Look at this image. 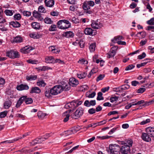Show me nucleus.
<instances>
[{
  "mask_svg": "<svg viewBox=\"0 0 154 154\" xmlns=\"http://www.w3.org/2000/svg\"><path fill=\"white\" fill-rule=\"evenodd\" d=\"M71 111V109H69L67 111H65L63 113V116H66V117L63 119V121L64 122H66L68 120L70 116L69 113Z\"/></svg>",
  "mask_w": 154,
  "mask_h": 154,
  "instance_id": "nucleus-18",
  "label": "nucleus"
},
{
  "mask_svg": "<svg viewBox=\"0 0 154 154\" xmlns=\"http://www.w3.org/2000/svg\"><path fill=\"white\" fill-rule=\"evenodd\" d=\"M23 97H25V99L24 100V101H25V103L26 104H29L32 103L33 102V100L31 98H27V96H23Z\"/></svg>",
  "mask_w": 154,
  "mask_h": 154,
  "instance_id": "nucleus-29",
  "label": "nucleus"
},
{
  "mask_svg": "<svg viewBox=\"0 0 154 154\" xmlns=\"http://www.w3.org/2000/svg\"><path fill=\"white\" fill-rule=\"evenodd\" d=\"M78 81L75 78H71L69 79V84L72 87H75L79 84Z\"/></svg>",
  "mask_w": 154,
  "mask_h": 154,
  "instance_id": "nucleus-15",
  "label": "nucleus"
},
{
  "mask_svg": "<svg viewBox=\"0 0 154 154\" xmlns=\"http://www.w3.org/2000/svg\"><path fill=\"white\" fill-rule=\"evenodd\" d=\"M37 85L40 87H44L46 85V83L43 80H41L37 82Z\"/></svg>",
  "mask_w": 154,
  "mask_h": 154,
  "instance_id": "nucleus-36",
  "label": "nucleus"
},
{
  "mask_svg": "<svg viewBox=\"0 0 154 154\" xmlns=\"http://www.w3.org/2000/svg\"><path fill=\"white\" fill-rule=\"evenodd\" d=\"M17 89L19 91L27 90L29 89V87L27 85L21 84L17 86Z\"/></svg>",
  "mask_w": 154,
  "mask_h": 154,
  "instance_id": "nucleus-17",
  "label": "nucleus"
},
{
  "mask_svg": "<svg viewBox=\"0 0 154 154\" xmlns=\"http://www.w3.org/2000/svg\"><path fill=\"white\" fill-rule=\"evenodd\" d=\"M117 49L118 47L117 46H115L112 47L109 52L107 53L108 56H107V57L109 58L113 57L115 55Z\"/></svg>",
  "mask_w": 154,
  "mask_h": 154,
  "instance_id": "nucleus-8",
  "label": "nucleus"
},
{
  "mask_svg": "<svg viewBox=\"0 0 154 154\" xmlns=\"http://www.w3.org/2000/svg\"><path fill=\"white\" fill-rule=\"evenodd\" d=\"M72 22L74 23L77 24L79 23L78 19L75 18V17L72 18Z\"/></svg>",
  "mask_w": 154,
  "mask_h": 154,
  "instance_id": "nucleus-60",
  "label": "nucleus"
},
{
  "mask_svg": "<svg viewBox=\"0 0 154 154\" xmlns=\"http://www.w3.org/2000/svg\"><path fill=\"white\" fill-rule=\"evenodd\" d=\"M45 95L46 97L48 98H50L51 97V94L50 93V91H46L45 92Z\"/></svg>",
  "mask_w": 154,
  "mask_h": 154,
  "instance_id": "nucleus-46",
  "label": "nucleus"
},
{
  "mask_svg": "<svg viewBox=\"0 0 154 154\" xmlns=\"http://www.w3.org/2000/svg\"><path fill=\"white\" fill-rule=\"evenodd\" d=\"M26 78L28 81L35 80L37 78V76L36 75H27L26 76Z\"/></svg>",
  "mask_w": 154,
  "mask_h": 154,
  "instance_id": "nucleus-26",
  "label": "nucleus"
},
{
  "mask_svg": "<svg viewBox=\"0 0 154 154\" xmlns=\"http://www.w3.org/2000/svg\"><path fill=\"white\" fill-rule=\"evenodd\" d=\"M34 48L31 46L29 45L26 46L20 49V51L23 54H27L29 53L30 52L33 50Z\"/></svg>",
  "mask_w": 154,
  "mask_h": 154,
  "instance_id": "nucleus-7",
  "label": "nucleus"
},
{
  "mask_svg": "<svg viewBox=\"0 0 154 154\" xmlns=\"http://www.w3.org/2000/svg\"><path fill=\"white\" fill-rule=\"evenodd\" d=\"M149 119H147L146 120L142 121L140 123V125H144L150 122Z\"/></svg>",
  "mask_w": 154,
  "mask_h": 154,
  "instance_id": "nucleus-51",
  "label": "nucleus"
},
{
  "mask_svg": "<svg viewBox=\"0 0 154 154\" xmlns=\"http://www.w3.org/2000/svg\"><path fill=\"white\" fill-rule=\"evenodd\" d=\"M134 104V102L130 103L125 106V108L126 109H128L131 108L132 106L135 105Z\"/></svg>",
  "mask_w": 154,
  "mask_h": 154,
  "instance_id": "nucleus-58",
  "label": "nucleus"
},
{
  "mask_svg": "<svg viewBox=\"0 0 154 154\" xmlns=\"http://www.w3.org/2000/svg\"><path fill=\"white\" fill-rule=\"evenodd\" d=\"M22 13L24 16L26 17H29L31 15V12L28 11H23Z\"/></svg>",
  "mask_w": 154,
  "mask_h": 154,
  "instance_id": "nucleus-42",
  "label": "nucleus"
},
{
  "mask_svg": "<svg viewBox=\"0 0 154 154\" xmlns=\"http://www.w3.org/2000/svg\"><path fill=\"white\" fill-rule=\"evenodd\" d=\"M147 23L149 25H154V18H152L147 21Z\"/></svg>",
  "mask_w": 154,
  "mask_h": 154,
  "instance_id": "nucleus-47",
  "label": "nucleus"
},
{
  "mask_svg": "<svg viewBox=\"0 0 154 154\" xmlns=\"http://www.w3.org/2000/svg\"><path fill=\"white\" fill-rule=\"evenodd\" d=\"M146 56V54L145 52H143L141 55L138 56V58L139 59H142L144 58Z\"/></svg>",
  "mask_w": 154,
  "mask_h": 154,
  "instance_id": "nucleus-57",
  "label": "nucleus"
},
{
  "mask_svg": "<svg viewBox=\"0 0 154 154\" xmlns=\"http://www.w3.org/2000/svg\"><path fill=\"white\" fill-rule=\"evenodd\" d=\"M69 10L72 11H75L76 10L75 6L74 5H71L69 7Z\"/></svg>",
  "mask_w": 154,
  "mask_h": 154,
  "instance_id": "nucleus-59",
  "label": "nucleus"
},
{
  "mask_svg": "<svg viewBox=\"0 0 154 154\" xmlns=\"http://www.w3.org/2000/svg\"><path fill=\"white\" fill-rule=\"evenodd\" d=\"M138 35H141V38H143L145 37V36L146 35V33L145 32H140L139 34H138Z\"/></svg>",
  "mask_w": 154,
  "mask_h": 154,
  "instance_id": "nucleus-62",
  "label": "nucleus"
},
{
  "mask_svg": "<svg viewBox=\"0 0 154 154\" xmlns=\"http://www.w3.org/2000/svg\"><path fill=\"white\" fill-rule=\"evenodd\" d=\"M109 88V87H105L104 88H102L101 90V91L103 93H105L106 91H108Z\"/></svg>",
  "mask_w": 154,
  "mask_h": 154,
  "instance_id": "nucleus-63",
  "label": "nucleus"
},
{
  "mask_svg": "<svg viewBox=\"0 0 154 154\" xmlns=\"http://www.w3.org/2000/svg\"><path fill=\"white\" fill-rule=\"evenodd\" d=\"M8 113L7 111H5L3 112H1L0 114V118H4L7 115Z\"/></svg>",
  "mask_w": 154,
  "mask_h": 154,
  "instance_id": "nucleus-44",
  "label": "nucleus"
},
{
  "mask_svg": "<svg viewBox=\"0 0 154 154\" xmlns=\"http://www.w3.org/2000/svg\"><path fill=\"white\" fill-rule=\"evenodd\" d=\"M134 67V66L132 64H131L129 65L128 66H127L125 68V70H128L130 69H131L133 68Z\"/></svg>",
  "mask_w": 154,
  "mask_h": 154,
  "instance_id": "nucleus-52",
  "label": "nucleus"
},
{
  "mask_svg": "<svg viewBox=\"0 0 154 154\" xmlns=\"http://www.w3.org/2000/svg\"><path fill=\"white\" fill-rule=\"evenodd\" d=\"M120 87L121 88L120 90L122 92L123 91H125L129 89L130 88V86L128 84H125L121 86Z\"/></svg>",
  "mask_w": 154,
  "mask_h": 154,
  "instance_id": "nucleus-33",
  "label": "nucleus"
},
{
  "mask_svg": "<svg viewBox=\"0 0 154 154\" xmlns=\"http://www.w3.org/2000/svg\"><path fill=\"white\" fill-rule=\"evenodd\" d=\"M95 110L93 108L90 109L88 110V113L90 114H93L95 113Z\"/></svg>",
  "mask_w": 154,
  "mask_h": 154,
  "instance_id": "nucleus-54",
  "label": "nucleus"
},
{
  "mask_svg": "<svg viewBox=\"0 0 154 154\" xmlns=\"http://www.w3.org/2000/svg\"><path fill=\"white\" fill-rule=\"evenodd\" d=\"M75 105H76L75 100H74L70 103H68L66 104L65 105L64 108L66 109L71 108L72 109L74 110L76 108Z\"/></svg>",
  "mask_w": 154,
  "mask_h": 154,
  "instance_id": "nucleus-10",
  "label": "nucleus"
},
{
  "mask_svg": "<svg viewBox=\"0 0 154 154\" xmlns=\"http://www.w3.org/2000/svg\"><path fill=\"white\" fill-rule=\"evenodd\" d=\"M91 26L94 29H98L102 26V24L98 21H93L91 24Z\"/></svg>",
  "mask_w": 154,
  "mask_h": 154,
  "instance_id": "nucleus-9",
  "label": "nucleus"
},
{
  "mask_svg": "<svg viewBox=\"0 0 154 154\" xmlns=\"http://www.w3.org/2000/svg\"><path fill=\"white\" fill-rule=\"evenodd\" d=\"M107 151L111 154H119L120 152V148L119 145L116 144L111 145Z\"/></svg>",
  "mask_w": 154,
  "mask_h": 154,
  "instance_id": "nucleus-3",
  "label": "nucleus"
},
{
  "mask_svg": "<svg viewBox=\"0 0 154 154\" xmlns=\"http://www.w3.org/2000/svg\"><path fill=\"white\" fill-rule=\"evenodd\" d=\"M84 105L85 106L87 107H90V102L88 100H86L84 103Z\"/></svg>",
  "mask_w": 154,
  "mask_h": 154,
  "instance_id": "nucleus-64",
  "label": "nucleus"
},
{
  "mask_svg": "<svg viewBox=\"0 0 154 154\" xmlns=\"http://www.w3.org/2000/svg\"><path fill=\"white\" fill-rule=\"evenodd\" d=\"M146 91V89L144 88H140L137 91L138 93H142Z\"/></svg>",
  "mask_w": 154,
  "mask_h": 154,
  "instance_id": "nucleus-61",
  "label": "nucleus"
},
{
  "mask_svg": "<svg viewBox=\"0 0 154 154\" xmlns=\"http://www.w3.org/2000/svg\"><path fill=\"white\" fill-rule=\"evenodd\" d=\"M83 111L82 108L81 107L78 108L74 113L71 115V117L74 119H79L83 114Z\"/></svg>",
  "mask_w": 154,
  "mask_h": 154,
  "instance_id": "nucleus-5",
  "label": "nucleus"
},
{
  "mask_svg": "<svg viewBox=\"0 0 154 154\" xmlns=\"http://www.w3.org/2000/svg\"><path fill=\"white\" fill-rule=\"evenodd\" d=\"M133 143L131 139L127 140L120 148V152L122 154H127L130 151V147L132 146Z\"/></svg>",
  "mask_w": 154,
  "mask_h": 154,
  "instance_id": "nucleus-1",
  "label": "nucleus"
},
{
  "mask_svg": "<svg viewBox=\"0 0 154 154\" xmlns=\"http://www.w3.org/2000/svg\"><path fill=\"white\" fill-rule=\"evenodd\" d=\"M41 92V90L40 88L37 87H32L30 91V93H38L39 94Z\"/></svg>",
  "mask_w": 154,
  "mask_h": 154,
  "instance_id": "nucleus-20",
  "label": "nucleus"
},
{
  "mask_svg": "<svg viewBox=\"0 0 154 154\" xmlns=\"http://www.w3.org/2000/svg\"><path fill=\"white\" fill-rule=\"evenodd\" d=\"M63 88L61 85L54 86L50 89V93L52 95H57L63 91Z\"/></svg>",
  "mask_w": 154,
  "mask_h": 154,
  "instance_id": "nucleus-4",
  "label": "nucleus"
},
{
  "mask_svg": "<svg viewBox=\"0 0 154 154\" xmlns=\"http://www.w3.org/2000/svg\"><path fill=\"white\" fill-rule=\"evenodd\" d=\"M119 97L116 96L112 97L110 98V100L112 103L114 102L115 101H116L118 100Z\"/></svg>",
  "mask_w": 154,
  "mask_h": 154,
  "instance_id": "nucleus-48",
  "label": "nucleus"
},
{
  "mask_svg": "<svg viewBox=\"0 0 154 154\" xmlns=\"http://www.w3.org/2000/svg\"><path fill=\"white\" fill-rule=\"evenodd\" d=\"M12 103L11 101L8 100L6 101L4 104V107L5 109H8L11 106Z\"/></svg>",
  "mask_w": 154,
  "mask_h": 154,
  "instance_id": "nucleus-24",
  "label": "nucleus"
},
{
  "mask_svg": "<svg viewBox=\"0 0 154 154\" xmlns=\"http://www.w3.org/2000/svg\"><path fill=\"white\" fill-rule=\"evenodd\" d=\"M74 35V34L71 31H67L64 32L62 36L66 38H72Z\"/></svg>",
  "mask_w": 154,
  "mask_h": 154,
  "instance_id": "nucleus-12",
  "label": "nucleus"
},
{
  "mask_svg": "<svg viewBox=\"0 0 154 154\" xmlns=\"http://www.w3.org/2000/svg\"><path fill=\"white\" fill-rule=\"evenodd\" d=\"M32 14L33 16L38 20L41 21L44 20L43 18L42 17L41 15L38 13L37 11H34L33 12Z\"/></svg>",
  "mask_w": 154,
  "mask_h": 154,
  "instance_id": "nucleus-16",
  "label": "nucleus"
},
{
  "mask_svg": "<svg viewBox=\"0 0 154 154\" xmlns=\"http://www.w3.org/2000/svg\"><path fill=\"white\" fill-rule=\"evenodd\" d=\"M85 33L87 35H94L96 33V31L95 30H94L90 28H86L85 30Z\"/></svg>",
  "mask_w": 154,
  "mask_h": 154,
  "instance_id": "nucleus-11",
  "label": "nucleus"
},
{
  "mask_svg": "<svg viewBox=\"0 0 154 154\" xmlns=\"http://www.w3.org/2000/svg\"><path fill=\"white\" fill-rule=\"evenodd\" d=\"M25 97H21L17 101L16 105V107L17 108H18L23 103V101H24V100L25 99Z\"/></svg>",
  "mask_w": 154,
  "mask_h": 154,
  "instance_id": "nucleus-21",
  "label": "nucleus"
},
{
  "mask_svg": "<svg viewBox=\"0 0 154 154\" xmlns=\"http://www.w3.org/2000/svg\"><path fill=\"white\" fill-rule=\"evenodd\" d=\"M46 116L45 113H43L41 111L38 112V116L40 119H43Z\"/></svg>",
  "mask_w": 154,
  "mask_h": 154,
  "instance_id": "nucleus-27",
  "label": "nucleus"
},
{
  "mask_svg": "<svg viewBox=\"0 0 154 154\" xmlns=\"http://www.w3.org/2000/svg\"><path fill=\"white\" fill-rule=\"evenodd\" d=\"M58 28L62 29H66L71 27V23L67 20H60L57 23Z\"/></svg>",
  "mask_w": 154,
  "mask_h": 154,
  "instance_id": "nucleus-2",
  "label": "nucleus"
},
{
  "mask_svg": "<svg viewBox=\"0 0 154 154\" xmlns=\"http://www.w3.org/2000/svg\"><path fill=\"white\" fill-rule=\"evenodd\" d=\"M45 5L49 7H52L54 5V0H45Z\"/></svg>",
  "mask_w": 154,
  "mask_h": 154,
  "instance_id": "nucleus-19",
  "label": "nucleus"
},
{
  "mask_svg": "<svg viewBox=\"0 0 154 154\" xmlns=\"http://www.w3.org/2000/svg\"><path fill=\"white\" fill-rule=\"evenodd\" d=\"M111 136H97V137L99 139H100V140H104L105 139H108Z\"/></svg>",
  "mask_w": 154,
  "mask_h": 154,
  "instance_id": "nucleus-49",
  "label": "nucleus"
},
{
  "mask_svg": "<svg viewBox=\"0 0 154 154\" xmlns=\"http://www.w3.org/2000/svg\"><path fill=\"white\" fill-rule=\"evenodd\" d=\"M31 25L32 28L35 29H39L41 26L40 24L36 22H32V23Z\"/></svg>",
  "mask_w": 154,
  "mask_h": 154,
  "instance_id": "nucleus-23",
  "label": "nucleus"
},
{
  "mask_svg": "<svg viewBox=\"0 0 154 154\" xmlns=\"http://www.w3.org/2000/svg\"><path fill=\"white\" fill-rule=\"evenodd\" d=\"M96 44L95 43L91 44L89 47V49L91 52H93L95 50Z\"/></svg>",
  "mask_w": 154,
  "mask_h": 154,
  "instance_id": "nucleus-32",
  "label": "nucleus"
},
{
  "mask_svg": "<svg viewBox=\"0 0 154 154\" xmlns=\"http://www.w3.org/2000/svg\"><path fill=\"white\" fill-rule=\"evenodd\" d=\"M105 77V75L104 74L101 75L100 74L99 76L97 78L96 81L97 82L102 80Z\"/></svg>",
  "mask_w": 154,
  "mask_h": 154,
  "instance_id": "nucleus-45",
  "label": "nucleus"
},
{
  "mask_svg": "<svg viewBox=\"0 0 154 154\" xmlns=\"http://www.w3.org/2000/svg\"><path fill=\"white\" fill-rule=\"evenodd\" d=\"M19 53L13 50H11L6 52V55L10 58L14 59L18 57Z\"/></svg>",
  "mask_w": 154,
  "mask_h": 154,
  "instance_id": "nucleus-6",
  "label": "nucleus"
},
{
  "mask_svg": "<svg viewBox=\"0 0 154 154\" xmlns=\"http://www.w3.org/2000/svg\"><path fill=\"white\" fill-rule=\"evenodd\" d=\"M45 61L47 63H54V58L52 56L47 57L45 58Z\"/></svg>",
  "mask_w": 154,
  "mask_h": 154,
  "instance_id": "nucleus-22",
  "label": "nucleus"
},
{
  "mask_svg": "<svg viewBox=\"0 0 154 154\" xmlns=\"http://www.w3.org/2000/svg\"><path fill=\"white\" fill-rule=\"evenodd\" d=\"M5 13L7 16H11L13 14L12 11L9 10H6L5 11Z\"/></svg>",
  "mask_w": 154,
  "mask_h": 154,
  "instance_id": "nucleus-37",
  "label": "nucleus"
},
{
  "mask_svg": "<svg viewBox=\"0 0 154 154\" xmlns=\"http://www.w3.org/2000/svg\"><path fill=\"white\" fill-rule=\"evenodd\" d=\"M38 11L41 13H45L46 12V10L43 6H40L38 8Z\"/></svg>",
  "mask_w": 154,
  "mask_h": 154,
  "instance_id": "nucleus-41",
  "label": "nucleus"
},
{
  "mask_svg": "<svg viewBox=\"0 0 154 154\" xmlns=\"http://www.w3.org/2000/svg\"><path fill=\"white\" fill-rule=\"evenodd\" d=\"M12 43H19L23 42V39H13L11 40Z\"/></svg>",
  "mask_w": 154,
  "mask_h": 154,
  "instance_id": "nucleus-43",
  "label": "nucleus"
},
{
  "mask_svg": "<svg viewBox=\"0 0 154 154\" xmlns=\"http://www.w3.org/2000/svg\"><path fill=\"white\" fill-rule=\"evenodd\" d=\"M27 62L29 63H32V64H36L38 62L37 60H32L30 59L27 61Z\"/></svg>",
  "mask_w": 154,
  "mask_h": 154,
  "instance_id": "nucleus-53",
  "label": "nucleus"
},
{
  "mask_svg": "<svg viewBox=\"0 0 154 154\" xmlns=\"http://www.w3.org/2000/svg\"><path fill=\"white\" fill-rule=\"evenodd\" d=\"M150 137L147 133H143L141 136L142 139L144 141L146 142H149L151 140Z\"/></svg>",
  "mask_w": 154,
  "mask_h": 154,
  "instance_id": "nucleus-14",
  "label": "nucleus"
},
{
  "mask_svg": "<svg viewBox=\"0 0 154 154\" xmlns=\"http://www.w3.org/2000/svg\"><path fill=\"white\" fill-rule=\"evenodd\" d=\"M54 63H58L62 64H64V62L62 60L59 59H54Z\"/></svg>",
  "mask_w": 154,
  "mask_h": 154,
  "instance_id": "nucleus-50",
  "label": "nucleus"
},
{
  "mask_svg": "<svg viewBox=\"0 0 154 154\" xmlns=\"http://www.w3.org/2000/svg\"><path fill=\"white\" fill-rule=\"evenodd\" d=\"M56 26L55 25H52L49 28V30L51 31H54L56 30Z\"/></svg>",
  "mask_w": 154,
  "mask_h": 154,
  "instance_id": "nucleus-55",
  "label": "nucleus"
},
{
  "mask_svg": "<svg viewBox=\"0 0 154 154\" xmlns=\"http://www.w3.org/2000/svg\"><path fill=\"white\" fill-rule=\"evenodd\" d=\"M87 2V4L89 5L90 6L93 7L94 5V2L92 1H86Z\"/></svg>",
  "mask_w": 154,
  "mask_h": 154,
  "instance_id": "nucleus-56",
  "label": "nucleus"
},
{
  "mask_svg": "<svg viewBox=\"0 0 154 154\" xmlns=\"http://www.w3.org/2000/svg\"><path fill=\"white\" fill-rule=\"evenodd\" d=\"M30 38H40L39 35L37 33H31L29 34Z\"/></svg>",
  "mask_w": 154,
  "mask_h": 154,
  "instance_id": "nucleus-30",
  "label": "nucleus"
},
{
  "mask_svg": "<svg viewBox=\"0 0 154 154\" xmlns=\"http://www.w3.org/2000/svg\"><path fill=\"white\" fill-rule=\"evenodd\" d=\"M87 75V74L84 72H82L81 74H78V77L80 79L85 78Z\"/></svg>",
  "mask_w": 154,
  "mask_h": 154,
  "instance_id": "nucleus-40",
  "label": "nucleus"
},
{
  "mask_svg": "<svg viewBox=\"0 0 154 154\" xmlns=\"http://www.w3.org/2000/svg\"><path fill=\"white\" fill-rule=\"evenodd\" d=\"M103 94L101 92H100L98 93V96L97 98V99L98 100H103L104 99L103 97L102 96Z\"/></svg>",
  "mask_w": 154,
  "mask_h": 154,
  "instance_id": "nucleus-35",
  "label": "nucleus"
},
{
  "mask_svg": "<svg viewBox=\"0 0 154 154\" xmlns=\"http://www.w3.org/2000/svg\"><path fill=\"white\" fill-rule=\"evenodd\" d=\"M10 24L14 27H19L20 26V24L18 22L16 21L11 22Z\"/></svg>",
  "mask_w": 154,
  "mask_h": 154,
  "instance_id": "nucleus-25",
  "label": "nucleus"
},
{
  "mask_svg": "<svg viewBox=\"0 0 154 154\" xmlns=\"http://www.w3.org/2000/svg\"><path fill=\"white\" fill-rule=\"evenodd\" d=\"M70 85L69 84L67 85H61V86L63 87V91L64 90L65 91H67L70 89Z\"/></svg>",
  "mask_w": 154,
  "mask_h": 154,
  "instance_id": "nucleus-34",
  "label": "nucleus"
},
{
  "mask_svg": "<svg viewBox=\"0 0 154 154\" xmlns=\"http://www.w3.org/2000/svg\"><path fill=\"white\" fill-rule=\"evenodd\" d=\"M146 130L150 137H154V128L149 127L146 128Z\"/></svg>",
  "mask_w": 154,
  "mask_h": 154,
  "instance_id": "nucleus-13",
  "label": "nucleus"
},
{
  "mask_svg": "<svg viewBox=\"0 0 154 154\" xmlns=\"http://www.w3.org/2000/svg\"><path fill=\"white\" fill-rule=\"evenodd\" d=\"M21 16L19 14H16L14 16V20H20L21 19Z\"/></svg>",
  "mask_w": 154,
  "mask_h": 154,
  "instance_id": "nucleus-39",
  "label": "nucleus"
},
{
  "mask_svg": "<svg viewBox=\"0 0 154 154\" xmlns=\"http://www.w3.org/2000/svg\"><path fill=\"white\" fill-rule=\"evenodd\" d=\"M77 44H79L81 48H83L84 47V43L83 41H82L81 40H80V42L79 40H77L75 42H74L73 44L76 45Z\"/></svg>",
  "mask_w": 154,
  "mask_h": 154,
  "instance_id": "nucleus-28",
  "label": "nucleus"
},
{
  "mask_svg": "<svg viewBox=\"0 0 154 154\" xmlns=\"http://www.w3.org/2000/svg\"><path fill=\"white\" fill-rule=\"evenodd\" d=\"M45 23L47 24H51L52 23L53 21L51 20V19L48 17H46L44 19Z\"/></svg>",
  "mask_w": 154,
  "mask_h": 154,
  "instance_id": "nucleus-38",
  "label": "nucleus"
},
{
  "mask_svg": "<svg viewBox=\"0 0 154 154\" xmlns=\"http://www.w3.org/2000/svg\"><path fill=\"white\" fill-rule=\"evenodd\" d=\"M87 4V2L86 1L83 3L82 8L84 10H88L90 8L89 5Z\"/></svg>",
  "mask_w": 154,
  "mask_h": 154,
  "instance_id": "nucleus-31",
  "label": "nucleus"
}]
</instances>
